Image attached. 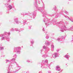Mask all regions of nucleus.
Instances as JSON below:
<instances>
[{
	"mask_svg": "<svg viewBox=\"0 0 73 73\" xmlns=\"http://www.w3.org/2000/svg\"><path fill=\"white\" fill-rule=\"evenodd\" d=\"M57 24L59 28L61 29L60 31L62 32H63L64 31H72L73 29V27H71L70 28H69L66 27L65 25L66 23H64L63 22L60 21Z\"/></svg>",
	"mask_w": 73,
	"mask_h": 73,
	"instance_id": "nucleus-1",
	"label": "nucleus"
},
{
	"mask_svg": "<svg viewBox=\"0 0 73 73\" xmlns=\"http://www.w3.org/2000/svg\"><path fill=\"white\" fill-rule=\"evenodd\" d=\"M10 33H8L5 32L3 34L0 35V37H2L1 39V41L4 40L5 39L7 41H9L10 40V38H9L8 36L10 35Z\"/></svg>",
	"mask_w": 73,
	"mask_h": 73,
	"instance_id": "nucleus-2",
	"label": "nucleus"
},
{
	"mask_svg": "<svg viewBox=\"0 0 73 73\" xmlns=\"http://www.w3.org/2000/svg\"><path fill=\"white\" fill-rule=\"evenodd\" d=\"M48 60H42V63H41V68L42 69L44 68H49L50 69V64H48Z\"/></svg>",
	"mask_w": 73,
	"mask_h": 73,
	"instance_id": "nucleus-3",
	"label": "nucleus"
},
{
	"mask_svg": "<svg viewBox=\"0 0 73 73\" xmlns=\"http://www.w3.org/2000/svg\"><path fill=\"white\" fill-rule=\"evenodd\" d=\"M42 13L43 15V17L44 18L43 20L44 22L45 23V22H46V21H49V19L46 18V17L45 15H48V16H52V15L50 14H48L45 11H44Z\"/></svg>",
	"mask_w": 73,
	"mask_h": 73,
	"instance_id": "nucleus-4",
	"label": "nucleus"
},
{
	"mask_svg": "<svg viewBox=\"0 0 73 73\" xmlns=\"http://www.w3.org/2000/svg\"><path fill=\"white\" fill-rule=\"evenodd\" d=\"M21 50V47H15L14 48V51L17 54H20Z\"/></svg>",
	"mask_w": 73,
	"mask_h": 73,
	"instance_id": "nucleus-5",
	"label": "nucleus"
},
{
	"mask_svg": "<svg viewBox=\"0 0 73 73\" xmlns=\"http://www.w3.org/2000/svg\"><path fill=\"white\" fill-rule=\"evenodd\" d=\"M29 15L30 16L29 17L30 19V18L31 19L32 17H33V19H35V17H36V11H34L33 13H32L31 14H29Z\"/></svg>",
	"mask_w": 73,
	"mask_h": 73,
	"instance_id": "nucleus-6",
	"label": "nucleus"
},
{
	"mask_svg": "<svg viewBox=\"0 0 73 73\" xmlns=\"http://www.w3.org/2000/svg\"><path fill=\"white\" fill-rule=\"evenodd\" d=\"M15 60H16V59L15 58H13L11 60H6V63H7V62H10L11 64H14L15 62Z\"/></svg>",
	"mask_w": 73,
	"mask_h": 73,
	"instance_id": "nucleus-7",
	"label": "nucleus"
},
{
	"mask_svg": "<svg viewBox=\"0 0 73 73\" xmlns=\"http://www.w3.org/2000/svg\"><path fill=\"white\" fill-rule=\"evenodd\" d=\"M15 63L17 65L16 68L17 69V70H16V71H13V73H16V72H17V71H18L19 70H20V69H21V67L19 66V65L16 62H15Z\"/></svg>",
	"mask_w": 73,
	"mask_h": 73,
	"instance_id": "nucleus-8",
	"label": "nucleus"
},
{
	"mask_svg": "<svg viewBox=\"0 0 73 73\" xmlns=\"http://www.w3.org/2000/svg\"><path fill=\"white\" fill-rule=\"evenodd\" d=\"M43 7L42 8H41V7H37L36 9H38V11H40V12H41L42 13V11H43V9L45 8V5L44 3H43Z\"/></svg>",
	"mask_w": 73,
	"mask_h": 73,
	"instance_id": "nucleus-9",
	"label": "nucleus"
},
{
	"mask_svg": "<svg viewBox=\"0 0 73 73\" xmlns=\"http://www.w3.org/2000/svg\"><path fill=\"white\" fill-rule=\"evenodd\" d=\"M64 12V11H62L60 13V14H61V15H64V17H66V18H68V19H69V20H70L71 21H72V22H73V19H72V18H70V19L69 17H68V16L66 15H65L64 14V13H63Z\"/></svg>",
	"mask_w": 73,
	"mask_h": 73,
	"instance_id": "nucleus-10",
	"label": "nucleus"
},
{
	"mask_svg": "<svg viewBox=\"0 0 73 73\" xmlns=\"http://www.w3.org/2000/svg\"><path fill=\"white\" fill-rule=\"evenodd\" d=\"M12 64L10 63L9 64V66L8 67V69L7 70L8 72L7 73H11V72H9L10 70L11 69V68H12Z\"/></svg>",
	"mask_w": 73,
	"mask_h": 73,
	"instance_id": "nucleus-11",
	"label": "nucleus"
},
{
	"mask_svg": "<svg viewBox=\"0 0 73 73\" xmlns=\"http://www.w3.org/2000/svg\"><path fill=\"white\" fill-rule=\"evenodd\" d=\"M59 55V54L58 53H54V54L52 55V56L53 57V58H56V57H58V55Z\"/></svg>",
	"mask_w": 73,
	"mask_h": 73,
	"instance_id": "nucleus-12",
	"label": "nucleus"
},
{
	"mask_svg": "<svg viewBox=\"0 0 73 73\" xmlns=\"http://www.w3.org/2000/svg\"><path fill=\"white\" fill-rule=\"evenodd\" d=\"M56 70H58V71H60V72H62V70H61V68H60V67L59 66H57L56 67Z\"/></svg>",
	"mask_w": 73,
	"mask_h": 73,
	"instance_id": "nucleus-13",
	"label": "nucleus"
},
{
	"mask_svg": "<svg viewBox=\"0 0 73 73\" xmlns=\"http://www.w3.org/2000/svg\"><path fill=\"white\" fill-rule=\"evenodd\" d=\"M11 31H18L19 32H21V31H20V29H18L17 28H15V29H13V28H12L11 29Z\"/></svg>",
	"mask_w": 73,
	"mask_h": 73,
	"instance_id": "nucleus-14",
	"label": "nucleus"
},
{
	"mask_svg": "<svg viewBox=\"0 0 73 73\" xmlns=\"http://www.w3.org/2000/svg\"><path fill=\"white\" fill-rule=\"evenodd\" d=\"M37 2L38 3V4H40V1H39L38 0H36V2L34 3V5L37 7Z\"/></svg>",
	"mask_w": 73,
	"mask_h": 73,
	"instance_id": "nucleus-15",
	"label": "nucleus"
},
{
	"mask_svg": "<svg viewBox=\"0 0 73 73\" xmlns=\"http://www.w3.org/2000/svg\"><path fill=\"white\" fill-rule=\"evenodd\" d=\"M63 38H64V39H65V37L62 36L61 38H58L57 39V40L58 41H62V40L63 39Z\"/></svg>",
	"mask_w": 73,
	"mask_h": 73,
	"instance_id": "nucleus-16",
	"label": "nucleus"
},
{
	"mask_svg": "<svg viewBox=\"0 0 73 73\" xmlns=\"http://www.w3.org/2000/svg\"><path fill=\"white\" fill-rule=\"evenodd\" d=\"M14 21H15V23H16V24H19V21H18V18H17L14 19Z\"/></svg>",
	"mask_w": 73,
	"mask_h": 73,
	"instance_id": "nucleus-17",
	"label": "nucleus"
},
{
	"mask_svg": "<svg viewBox=\"0 0 73 73\" xmlns=\"http://www.w3.org/2000/svg\"><path fill=\"white\" fill-rule=\"evenodd\" d=\"M48 53V51L46 50L45 52V58H46V57H49V56H48V55H46L47 54V53Z\"/></svg>",
	"mask_w": 73,
	"mask_h": 73,
	"instance_id": "nucleus-18",
	"label": "nucleus"
},
{
	"mask_svg": "<svg viewBox=\"0 0 73 73\" xmlns=\"http://www.w3.org/2000/svg\"><path fill=\"white\" fill-rule=\"evenodd\" d=\"M45 44L47 45H50V42L48 41H46L45 42Z\"/></svg>",
	"mask_w": 73,
	"mask_h": 73,
	"instance_id": "nucleus-19",
	"label": "nucleus"
},
{
	"mask_svg": "<svg viewBox=\"0 0 73 73\" xmlns=\"http://www.w3.org/2000/svg\"><path fill=\"white\" fill-rule=\"evenodd\" d=\"M21 15H23V16H25V15H28V14L25 13H21Z\"/></svg>",
	"mask_w": 73,
	"mask_h": 73,
	"instance_id": "nucleus-20",
	"label": "nucleus"
},
{
	"mask_svg": "<svg viewBox=\"0 0 73 73\" xmlns=\"http://www.w3.org/2000/svg\"><path fill=\"white\" fill-rule=\"evenodd\" d=\"M7 8H8L9 9L11 10L12 9V6L11 5H9L8 6V7H7Z\"/></svg>",
	"mask_w": 73,
	"mask_h": 73,
	"instance_id": "nucleus-21",
	"label": "nucleus"
},
{
	"mask_svg": "<svg viewBox=\"0 0 73 73\" xmlns=\"http://www.w3.org/2000/svg\"><path fill=\"white\" fill-rule=\"evenodd\" d=\"M65 58H67V60H69V58L70 57V56L69 55L66 54L65 56Z\"/></svg>",
	"mask_w": 73,
	"mask_h": 73,
	"instance_id": "nucleus-22",
	"label": "nucleus"
},
{
	"mask_svg": "<svg viewBox=\"0 0 73 73\" xmlns=\"http://www.w3.org/2000/svg\"><path fill=\"white\" fill-rule=\"evenodd\" d=\"M31 46H32V45H33V43H34V41H33V40H31Z\"/></svg>",
	"mask_w": 73,
	"mask_h": 73,
	"instance_id": "nucleus-23",
	"label": "nucleus"
},
{
	"mask_svg": "<svg viewBox=\"0 0 73 73\" xmlns=\"http://www.w3.org/2000/svg\"><path fill=\"white\" fill-rule=\"evenodd\" d=\"M51 47L52 48V51H53V50H54V45L53 44L51 45Z\"/></svg>",
	"mask_w": 73,
	"mask_h": 73,
	"instance_id": "nucleus-24",
	"label": "nucleus"
},
{
	"mask_svg": "<svg viewBox=\"0 0 73 73\" xmlns=\"http://www.w3.org/2000/svg\"><path fill=\"white\" fill-rule=\"evenodd\" d=\"M26 21L25 20V21H23V23H21V24H22V25H25V23H26Z\"/></svg>",
	"mask_w": 73,
	"mask_h": 73,
	"instance_id": "nucleus-25",
	"label": "nucleus"
},
{
	"mask_svg": "<svg viewBox=\"0 0 73 73\" xmlns=\"http://www.w3.org/2000/svg\"><path fill=\"white\" fill-rule=\"evenodd\" d=\"M4 46H1L0 47V50H4Z\"/></svg>",
	"mask_w": 73,
	"mask_h": 73,
	"instance_id": "nucleus-26",
	"label": "nucleus"
},
{
	"mask_svg": "<svg viewBox=\"0 0 73 73\" xmlns=\"http://www.w3.org/2000/svg\"><path fill=\"white\" fill-rule=\"evenodd\" d=\"M13 57H14V58H17V55H16V54H15L13 56Z\"/></svg>",
	"mask_w": 73,
	"mask_h": 73,
	"instance_id": "nucleus-27",
	"label": "nucleus"
},
{
	"mask_svg": "<svg viewBox=\"0 0 73 73\" xmlns=\"http://www.w3.org/2000/svg\"><path fill=\"white\" fill-rule=\"evenodd\" d=\"M54 10H56V11H58V9H57V8L56 6H55V8H54Z\"/></svg>",
	"mask_w": 73,
	"mask_h": 73,
	"instance_id": "nucleus-28",
	"label": "nucleus"
},
{
	"mask_svg": "<svg viewBox=\"0 0 73 73\" xmlns=\"http://www.w3.org/2000/svg\"><path fill=\"white\" fill-rule=\"evenodd\" d=\"M46 38H49V36L48 35H46Z\"/></svg>",
	"mask_w": 73,
	"mask_h": 73,
	"instance_id": "nucleus-29",
	"label": "nucleus"
},
{
	"mask_svg": "<svg viewBox=\"0 0 73 73\" xmlns=\"http://www.w3.org/2000/svg\"><path fill=\"white\" fill-rule=\"evenodd\" d=\"M43 49H46V48L45 46H44L43 47Z\"/></svg>",
	"mask_w": 73,
	"mask_h": 73,
	"instance_id": "nucleus-30",
	"label": "nucleus"
},
{
	"mask_svg": "<svg viewBox=\"0 0 73 73\" xmlns=\"http://www.w3.org/2000/svg\"><path fill=\"white\" fill-rule=\"evenodd\" d=\"M58 15H60V14L59 13H58V15H57L56 16V17H58Z\"/></svg>",
	"mask_w": 73,
	"mask_h": 73,
	"instance_id": "nucleus-31",
	"label": "nucleus"
},
{
	"mask_svg": "<svg viewBox=\"0 0 73 73\" xmlns=\"http://www.w3.org/2000/svg\"><path fill=\"white\" fill-rule=\"evenodd\" d=\"M64 13H66V14H67V15H68V12L67 11L64 12Z\"/></svg>",
	"mask_w": 73,
	"mask_h": 73,
	"instance_id": "nucleus-32",
	"label": "nucleus"
},
{
	"mask_svg": "<svg viewBox=\"0 0 73 73\" xmlns=\"http://www.w3.org/2000/svg\"><path fill=\"white\" fill-rule=\"evenodd\" d=\"M45 55H44V54L42 56V57H44V58H45Z\"/></svg>",
	"mask_w": 73,
	"mask_h": 73,
	"instance_id": "nucleus-33",
	"label": "nucleus"
},
{
	"mask_svg": "<svg viewBox=\"0 0 73 73\" xmlns=\"http://www.w3.org/2000/svg\"><path fill=\"white\" fill-rule=\"evenodd\" d=\"M45 24L46 25H49V24L47 23H45Z\"/></svg>",
	"mask_w": 73,
	"mask_h": 73,
	"instance_id": "nucleus-34",
	"label": "nucleus"
},
{
	"mask_svg": "<svg viewBox=\"0 0 73 73\" xmlns=\"http://www.w3.org/2000/svg\"><path fill=\"white\" fill-rule=\"evenodd\" d=\"M27 62H30V61L29 60H27Z\"/></svg>",
	"mask_w": 73,
	"mask_h": 73,
	"instance_id": "nucleus-35",
	"label": "nucleus"
},
{
	"mask_svg": "<svg viewBox=\"0 0 73 73\" xmlns=\"http://www.w3.org/2000/svg\"><path fill=\"white\" fill-rule=\"evenodd\" d=\"M43 31H45V30H44V28H43L42 29Z\"/></svg>",
	"mask_w": 73,
	"mask_h": 73,
	"instance_id": "nucleus-36",
	"label": "nucleus"
},
{
	"mask_svg": "<svg viewBox=\"0 0 73 73\" xmlns=\"http://www.w3.org/2000/svg\"><path fill=\"white\" fill-rule=\"evenodd\" d=\"M31 26H30L29 27V29H31Z\"/></svg>",
	"mask_w": 73,
	"mask_h": 73,
	"instance_id": "nucleus-37",
	"label": "nucleus"
},
{
	"mask_svg": "<svg viewBox=\"0 0 73 73\" xmlns=\"http://www.w3.org/2000/svg\"><path fill=\"white\" fill-rule=\"evenodd\" d=\"M43 49H42V50H41V52H42V51H43Z\"/></svg>",
	"mask_w": 73,
	"mask_h": 73,
	"instance_id": "nucleus-38",
	"label": "nucleus"
},
{
	"mask_svg": "<svg viewBox=\"0 0 73 73\" xmlns=\"http://www.w3.org/2000/svg\"><path fill=\"white\" fill-rule=\"evenodd\" d=\"M48 73H51V71H48Z\"/></svg>",
	"mask_w": 73,
	"mask_h": 73,
	"instance_id": "nucleus-39",
	"label": "nucleus"
},
{
	"mask_svg": "<svg viewBox=\"0 0 73 73\" xmlns=\"http://www.w3.org/2000/svg\"><path fill=\"white\" fill-rule=\"evenodd\" d=\"M57 52H58L59 51V50L58 49L56 50Z\"/></svg>",
	"mask_w": 73,
	"mask_h": 73,
	"instance_id": "nucleus-40",
	"label": "nucleus"
},
{
	"mask_svg": "<svg viewBox=\"0 0 73 73\" xmlns=\"http://www.w3.org/2000/svg\"><path fill=\"white\" fill-rule=\"evenodd\" d=\"M11 1V0H9L8 1V2H10Z\"/></svg>",
	"mask_w": 73,
	"mask_h": 73,
	"instance_id": "nucleus-41",
	"label": "nucleus"
},
{
	"mask_svg": "<svg viewBox=\"0 0 73 73\" xmlns=\"http://www.w3.org/2000/svg\"><path fill=\"white\" fill-rule=\"evenodd\" d=\"M39 73H42L41 72H40Z\"/></svg>",
	"mask_w": 73,
	"mask_h": 73,
	"instance_id": "nucleus-42",
	"label": "nucleus"
},
{
	"mask_svg": "<svg viewBox=\"0 0 73 73\" xmlns=\"http://www.w3.org/2000/svg\"><path fill=\"white\" fill-rule=\"evenodd\" d=\"M42 1V3H43V1Z\"/></svg>",
	"mask_w": 73,
	"mask_h": 73,
	"instance_id": "nucleus-43",
	"label": "nucleus"
},
{
	"mask_svg": "<svg viewBox=\"0 0 73 73\" xmlns=\"http://www.w3.org/2000/svg\"><path fill=\"white\" fill-rule=\"evenodd\" d=\"M29 20H32V19H30Z\"/></svg>",
	"mask_w": 73,
	"mask_h": 73,
	"instance_id": "nucleus-44",
	"label": "nucleus"
},
{
	"mask_svg": "<svg viewBox=\"0 0 73 73\" xmlns=\"http://www.w3.org/2000/svg\"><path fill=\"white\" fill-rule=\"evenodd\" d=\"M28 73V72H27V73Z\"/></svg>",
	"mask_w": 73,
	"mask_h": 73,
	"instance_id": "nucleus-45",
	"label": "nucleus"
},
{
	"mask_svg": "<svg viewBox=\"0 0 73 73\" xmlns=\"http://www.w3.org/2000/svg\"><path fill=\"white\" fill-rule=\"evenodd\" d=\"M19 23H21V22H19Z\"/></svg>",
	"mask_w": 73,
	"mask_h": 73,
	"instance_id": "nucleus-46",
	"label": "nucleus"
},
{
	"mask_svg": "<svg viewBox=\"0 0 73 73\" xmlns=\"http://www.w3.org/2000/svg\"><path fill=\"white\" fill-rule=\"evenodd\" d=\"M50 23H51V21L50 22Z\"/></svg>",
	"mask_w": 73,
	"mask_h": 73,
	"instance_id": "nucleus-47",
	"label": "nucleus"
},
{
	"mask_svg": "<svg viewBox=\"0 0 73 73\" xmlns=\"http://www.w3.org/2000/svg\"><path fill=\"white\" fill-rule=\"evenodd\" d=\"M70 1H71V0H69Z\"/></svg>",
	"mask_w": 73,
	"mask_h": 73,
	"instance_id": "nucleus-48",
	"label": "nucleus"
},
{
	"mask_svg": "<svg viewBox=\"0 0 73 73\" xmlns=\"http://www.w3.org/2000/svg\"><path fill=\"white\" fill-rule=\"evenodd\" d=\"M46 34L47 33V32H46Z\"/></svg>",
	"mask_w": 73,
	"mask_h": 73,
	"instance_id": "nucleus-49",
	"label": "nucleus"
},
{
	"mask_svg": "<svg viewBox=\"0 0 73 73\" xmlns=\"http://www.w3.org/2000/svg\"><path fill=\"white\" fill-rule=\"evenodd\" d=\"M73 41V40H72V41Z\"/></svg>",
	"mask_w": 73,
	"mask_h": 73,
	"instance_id": "nucleus-50",
	"label": "nucleus"
},
{
	"mask_svg": "<svg viewBox=\"0 0 73 73\" xmlns=\"http://www.w3.org/2000/svg\"><path fill=\"white\" fill-rule=\"evenodd\" d=\"M9 4H7V5H8Z\"/></svg>",
	"mask_w": 73,
	"mask_h": 73,
	"instance_id": "nucleus-51",
	"label": "nucleus"
},
{
	"mask_svg": "<svg viewBox=\"0 0 73 73\" xmlns=\"http://www.w3.org/2000/svg\"><path fill=\"white\" fill-rule=\"evenodd\" d=\"M52 35H54V34H53Z\"/></svg>",
	"mask_w": 73,
	"mask_h": 73,
	"instance_id": "nucleus-52",
	"label": "nucleus"
}]
</instances>
